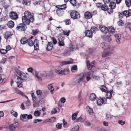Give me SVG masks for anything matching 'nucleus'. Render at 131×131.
I'll list each match as a JSON object with an SVG mask.
<instances>
[{
    "mask_svg": "<svg viewBox=\"0 0 131 131\" xmlns=\"http://www.w3.org/2000/svg\"><path fill=\"white\" fill-rule=\"evenodd\" d=\"M34 20V14L26 11L24 13V16L22 17V20L23 24H20L17 27L19 31H25L27 28L26 25H29L30 22H33Z\"/></svg>",
    "mask_w": 131,
    "mask_h": 131,
    "instance_id": "obj_1",
    "label": "nucleus"
},
{
    "mask_svg": "<svg viewBox=\"0 0 131 131\" xmlns=\"http://www.w3.org/2000/svg\"><path fill=\"white\" fill-rule=\"evenodd\" d=\"M14 72L17 77L16 82L17 87L19 88H21L22 86V83L26 77L25 75V73L17 69L14 70Z\"/></svg>",
    "mask_w": 131,
    "mask_h": 131,
    "instance_id": "obj_2",
    "label": "nucleus"
},
{
    "mask_svg": "<svg viewBox=\"0 0 131 131\" xmlns=\"http://www.w3.org/2000/svg\"><path fill=\"white\" fill-rule=\"evenodd\" d=\"M101 46L104 49V51L102 54L103 57H105L110 56L113 52V48L107 43L103 42L101 43Z\"/></svg>",
    "mask_w": 131,
    "mask_h": 131,
    "instance_id": "obj_3",
    "label": "nucleus"
},
{
    "mask_svg": "<svg viewBox=\"0 0 131 131\" xmlns=\"http://www.w3.org/2000/svg\"><path fill=\"white\" fill-rule=\"evenodd\" d=\"M33 37H31L28 40L27 42L28 45L30 46H32L34 45V49L35 50H38L39 49V42L37 39H35L33 41L32 39Z\"/></svg>",
    "mask_w": 131,
    "mask_h": 131,
    "instance_id": "obj_4",
    "label": "nucleus"
},
{
    "mask_svg": "<svg viewBox=\"0 0 131 131\" xmlns=\"http://www.w3.org/2000/svg\"><path fill=\"white\" fill-rule=\"evenodd\" d=\"M55 72L59 75H64L68 74L69 73V70L68 69H63L58 68L55 69Z\"/></svg>",
    "mask_w": 131,
    "mask_h": 131,
    "instance_id": "obj_5",
    "label": "nucleus"
},
{
    "mask_svg": "<svg viewBox=\"0 0 131 131\" xmlns=\"http://www.w3.org/2000/svg\"><path fill=\"white\" fill-rule=\"evenodd\" d=\"M35 76L37 78L38 80L42 82V80L46 79H48V76L47 75V73L46 72H44L40 74L36 73L35 74Z\"/></svg>",
    "mask_w": 131,
    "mask_h": 131,
    "instance_id": "obj_6",
    "label": "nucleus"
},
{
    "mask_svg": "<svg viewBox=\"0 0 131 131\" xmlns=\"http://www.w3.org/2000/svg\"><path fill=\"white\" fill-rule=\"evenodd\" d=\"M84 79V76L83 75H77L73 79V83L75 84H79L83 81Z\"/></svg>",
    "mask_w": 131,
    "mask_h": 131,
    "instance_id": "obj_7",
    "label": "nucleus"
},
{
    "mask_svg": "<svg viewBox=\"0 0 131 131\" xmlns=\"http://www.w3.org/2000/svg\"><path fill=\"white\" fill-rule=\"evenodd\" d=\"M71 17L73 19H77L80 18V14L79 12L75 10H72L70 13Z\"/></svg>",
    "mask_w": 131,
    "mask_h": 131,
    "instance_id": "obj_8",
    "label": "nucleus"
},
{
    "mask_svg": "<svg viewBox=\"0 0 131 131\" xmlns=\"http://www.w3.org/2000/svg\"><path fill=\"white\" fill-rule=\"evenodd\" d=\"M58 37L59 40L58 43L59 45L60 46H64V38L62 37L60 34L58 35Z\"/></svg>",
    "mask_w": 131,
    "mask_h": 131,
    "instance_id": "obj_9",
    "label": "nucleus"
},
{
    "mask_svg": "<svg viewBox=\"0 0 131 131\" xmlns=\"http://www.w3.org/2000/svg\"><path fill=\"white\" fill-rule=\"evenodd\" d=\"M93 71L88 72L85 73V76L87 82H88L91 79L92 77L93 76Z\"/></svg>",
    "mask_w": 131,
    "mask_h": 131,
    "instance_id": "obj_10",
    "label": "nucleus"
},
{
    "mask_svg": "<svg viewBox=\"0 0 131 131\" xmlns=\"http://www.w3.org/2000/svg\"><path fill=\"white\" fill-rule=\"evenodd\" d=\"M74 60L70 59L69 60L63 61L60 62V65L61 66H63L66 64H71L74 63Z\"/></svg>",
    "mask_w": 131,
    "mask_h": 131,
    "instance_id": "obj_11",
    "label": "nucleus"
},
{
    "mask_svg": "<svg viewBox=\"0 0 131 131\" xmlns=\"http://www.w3.org/2000/svg\"><path fill=\"white\" fill-rule=\"evenodd\" d=\"M87 66L89 70H94L95 68L93 63H91L89 61H87Z\"/></svg>",
    "mask_w": 131,
    "mask_h": 131,
    "instance_id": "obj_12",
    "label": "nucleus"
},
{
    "mask_svg": "<svg viewBox=\"0 0 131 131\" xmlns=\"http://www.w3.org/2000/svg\"><path fill=\"white\" fill-rule=\"evenodd\" d=\"M10 18L13 19L15 20L18 18V16L17 14L14 12H12L9 14Z\"/></svg>",
    "mask_w": 131,
    "mask_h": 131,
    "instance_id": "obj_13",
    "label": "nucleus"
},
{
    "mask_svg": "<svg viewBox=\"0 0 131 131\" xmlns=\"http://www.w3.org/2000/svg\"><path fill=\"white\" fill-rule=\"evenodd\" d=\"M99 28L101 31L104 34H106L108 32V28L103 25L100 26Z\"/></svg>",
    "mask_w": 131,
    "mask_h": 131,
    "instance_id": "obj_14",
    "label": "nucleus"
},
{
    "mask_svg": "<svg viewBox=\"0 0 131 131\" xmlns=\"http://www.w3.org/2000/svg\"><path fill=\"white\" fill-rule=\"evenodd\" d=\"M20 117H22L23 118L27 119H30L32 118V116L31 114L28 115L27 114L21 115Z\"/></svg>",
    "mask_w": 131,
    "mask_h": 131,
    "instance_id": "obj_15",
    "label": "nucleus"
},
{
    "mask_svg": "<svg viewBox=\"0 0 131 131\" xmlns=\"http://www.w3.org/2000/svg\"><path fill=\"white\" fill-rule=\"evenodd\" d=\"M96 5L97 7L98 8H108V6L106 4L103 5L101 3H97L96 4Z\"/></svg>",
    "mask_w": 131,
    "mask_h": 131,
    "instance_id": "obj_16",
    "label": "nucleus"
},
{
    "mask_svg": "<svg viewBox=\"0 0 131 131\" xmlns=\"http://www.w3.org/2000/svg\"><path fill=\"white\" fill-rule=\"evenodd\" d=\"M18 125V123H15L9 126V128L10 131L14 130L16 127H17Z\"/></svg>",
    "mask_w": 131,
    "mask_h": 131,
    "instance_id": "obj_17",
    "label": "nucleus"
},
{
    "mask_svg": "<svg viewBox=\"0 0 131 131\" xmlns=\"http://www.w3.org/2000/svg\"><path fill=\"white\" fill-rule=\"evenodd\" d=\"M116 41L118 43H120V39L121 37V35L120 34H118L115 35Z\"/></svg>",
    "mask_w": 131,
    "mask_h": 131,
    "instance_id": "obj_18",
    "label": "nucleus"
},
{
    "mask_svg": "<svg viewBox=\"0 0 131 131\" xmlns=\"http://www.w3.org/2000/svg\"><path fill=\"white\" fill-rule=\"evenodd\" d=\"M12 35L11 32L10 31H7L5 32L4 34V37L6 39H8L9 38L10 36Z\"/></svg>",
    "mask_w": 131,
    "mask_h": 131,
    "instance_id": "obj_19",
    "label": "nucleus"
},
{
    "mask_svg": "<svg viewBox=\"0 0 131 131\" xmlns=\"http://www.w3.org/2000/svg\"><path fill=\"white\" fill-rule=\"evenodd\" d=\"M84 16L86 19H89L92 17V15L89 12H87L84 14Z\"/></svg>",
    "mask_w": 131,
    "mask_h": 131,
    "instance_id": "obj_20",
    "label": "nucleus"
},
{
    "mask_svg": "<svg viewBox=\"0 0 131 131\" xmlns=\"http://www.w3.org/2000/svg\"><path fill=\"white\" fill-rule=\"evenodd\" d=\"M53 46L52 42H48L47 46L46 48V50L48 51L51 50L52 49Z\"/></svg>",
    "mask_w": 131,
    "mask_h": 131,
    "instance_id": "obj_21",
    "label": "nucleus"
},
{
    "mask_svg": "<svg viewBox=\"0 0 131 131\" xmlns=\"http://www.w3.org/2000/svg\"><path fill=\"white\" fill-rule=\"evenodd\" d=\"M104 100L103 98L100 97L97 99V105L99 106H101L104 102Z\"/></svg>",
    "mask_w": 131,
    "mask_h": 131,
    "instance_id": "obj_22",
    "label": "nucleus"
},
{
    "mask_svg": "<svg viewBox=\"0 0 131 131\" xmlns=\"http://www.w3.org/2000/svg\"><path fill=\"white\" fill-rule=\"evenodd\" d=\"M72 50L69 48L66 49L63 53L64 56H67L70 55L71 53Z\"/></svg>",
    "mask_w": 131,
    "mask_h": 131,
    "instance_id": "obj_23",
    "label": "nucleus"
},
{
    "mask_svg": "<svg viewBox=\"0 0 131 131\" xmlns=\"http://www.w3.org/2000/svg\"><path fill=\"white\" fill-rule=\"evenodd\" d=\"M96 98L95 94L94 93H92L90 94L89 99L92 101H94Z\"/></svg>",
    "mask_w": 131,
    "mask_h": 131,
    "instance_id": "obj_24",
    "label": "nucleus"
},
{
    "mask_svg": "<svg viewBox=\"0 0 131 131\" xmlns=\"http://www.w3.org/2000/svg\"><path fill=\"white\" fill-rule=\"evenodd\" d=\"M63 9H58L56 11L57 14L59 16L62 15L64 13Z\"/></svg>",
    "mask_w": 131,
    "mask_h": 131,
    "instance_id": "obj_25",
    "label": "nucleus"
},
{
    "mask_svg": "<svg viewBox=\"0 0 131 131\" xmlns=\"http://www.w3.org/2000/svg\"><path fill=\"white\" fill-rule=\"evenodd\" d=\"M85 35L89 38H91L92 36V33L91 31L87 30L85 32Z\"/></svg>",
    "mask_w": 131,
    "mask_h": 131,
    "instance_id": "obj_26",
    "label": "nucleus"
},
{
    "mask_svg": "<svg viewBox=\"0 0 131 131\" xmlns=\"http://www.w3.org/2000/svg\"><path fill=\"white\" fill-rule=\"evenodd\" d=\"M86 109L88 113L90 115H92L93 113V109L89 106L86 107Z\"/></svg>",
    "mask_w": 131,
    "mask_h": 131,
    "instance_id": "obj_27",
    "label": "nucleus"
},
{
    "mask_svg": "<svg viewBox=\"0 0 131 131\" xmlns=\"http://www.w3.org/2000/svg\"><path fill=\"white\" fill-rule=\"evenodd\" d=\"M48 88L51 93H53L54 91V89L52 85L51 84L48 85Z\"/></svg>",
    "mask_w": 131,
    "mask_h": 131,
    "instance_id": "obj_28",
    "label": "nucleus"
},
{
    "mask_svg": "<svg viewBox=\"0 0 131 131\" xmlns=\"http://www.w3.org/2000/svg\"><path fill=\"white\" fill-rule=\"evenodd\" d=\"M8 26L10 28H12L14 26V22L12 21H9L7 24Z\"/></svg>",
    "mask_w": 131,
    "mask_h": 131,
    "instance_id": "obj_29",
    "label": "nucleus"
},
{
    "mask_svg": "<svg viewBox=\"0 0 131 131\" xmlns=\"http://www.w3.org/2000/svg\"><path fill=\"white\" fill-rule=\"evenodd\" d=\"M100 89L103 92H106L108 90L106 87L104 85H102L100 87Z\"/></svg>",
    "mask_w": 131,
    "mask_h": 131,
    "instance_id": "obj_30",
    "label": "nucleus"
},
{
    "mask_svg": "<svg viewBox=\"0 0 131 131\" xmlns=\"http://www.w3.org/2000/svg\"><path fill=\"white\" fill-rule=\"evenodd\" d=\"M107 28L108 31V32H109L111 34H112L114 33L115 31V30L113 27H109Z\"/></svg>",
    "mask_w": 131,
    "mask_h": 131,
    "instance_id": "obj_31",
    "label": "nucleus"
},
{
    "mask_svg": "<svg viewBox=\"0 0 131 131\" xmlns=\"http://www.w3.org/2000/svg\"><path fill=\"white\" fill-rule=\"evenodd\" d=\"M10 113L12 114L13 116L16 117H17L18 116V113L13 110H11L10 111Z\"/></svg>",
    "mask_w": 131,
    "mask_h": 131,
    "instance_id": "obj_32",
    "label": "nucleus"
},
{
    "mask_svg": "<svg viewBox=\"0 0 131 131\" xmlns=\"http://www.w3.org/2000/svg\"><path fill=\"white\" fill-rule=\"evenodd\" d=\"M66 5V4H64L61 5L54 6V7H55L56 8H67Z\"/></svg>",
    "mask_w": 131,
    "mask_h": 131,
    "instance_id": "obj_33",
    "label": "nucleus"
},
{
    "mask_svg": "<svg viewBox=\"0 0 131 131\" xmlns=\"http://www.w3.org/2000/svg\"><path fill=\"white\" fill-rule=\"evenodd\" d=\"M28 40L26 38L23 37L21 39L20 42L21 44H24L27 42Z\"/></svg>",
    "mask_w": 131,
    "mask_h": 131,
    "instance_id": "obj_34",
    "label": "nucleus"
},
{
    "mask_svg": "<svg viewBox=\"0 0 131 131\" xmlns=\"http://www.w3.org/2000/svg\"><path fill=\"white\" fill-rule=\"evenodd\" d=\"M41 114L40 112H39L38 110H36L34 112V115L35 117H39Z\"/></svg>",
    "mask_w": 131,
    "mask_h": 131,
    "instance_id": "obj_35",
    "label": "nucleus"
},
{
    "mask_svg": "<svg viewBox=\"0 0 131 131\" xmlns=\"http://www.w3.org/2000/svg\"><path fill=\"white\" fill-rule=\"evenodd\" d=\"M98 30L97 28L94 26L91 29V31L93 33H95Z\"/></svg>",
    "mask_w": 131,
    "mask_h": 131,
    "instance_id": "obj_36",
    "label": "nucleus"
},
{
    "mask_svg": "<svg viewBox=\"0 0 131 131\" xmlns=\"http://www.w3.org/2000/svg\"><path fill=\"white\" fill-rule=\"evenodd\" d=\"M113 9H101L102 10L104 11H107L108 13L111 14L113 12Z\"/></svg>",
    "mask_w": 131,
    "mask_h": 131,
    "instance_id": "obj_37",
    "label": "nucleus"
},
{
    "mask_svg": "<svg viewBox=\"0 0 131 131\" xmlns=\"http://www.w3.org/2000/svg\"><path fill=\"white\" fill-rule=\"evenodd\" d=\"M116 4L115 3L112 2L110 3L109 6L111 8H115L116 7Z\"/></svg>",
    "mask_w": 131,
    "mask_h": 131,
    "instance_id": "obj_38",
    "label": "nucleus"
},
{
    "mask_svg": "<svg viewBox=\"0 0 131 131\" xmlns=\"http://www.w3.org/2000/svg\"><path fill=\"white\" fill-rule=\"evenodd\" d=\"M106 96L107 98L110 99L111 98L112 94L107 91L106 93Z\"/></svg>",
    "mask_w": 131,
    "mask_h": 131,
    "instance_id": "obj_39",
    "label": "nucleus"
},
{
    "mask_svg": "<svg viewBox=\"0 0 131 131\" xmlns=\"http://www.w3.org/2000/svg\"><path fill=\"white\" fill-rule=\"evenodd\" d=\"M70 32V30L66 31H63V33L64 35H66L68 36L69 35V34Z\"/></svg>",
    "mask_w": 131,
    "mask_h": 131,
    "instance_id": "obj_40",
    "label": "nucleus"
},
{
    "mask_svg": "<svg viewBox=\"0 0 131 131\" xmlns=\"http://www.w3.org/2000/svg\"><path fill=\"white\" fill-rule=\"evenodd\" d=\"M15 93L17 94H20L23 96H24V93L20 90H16L15 91Z\"/></svg>",
    "mask_w": 131,
    "mask_h": 131,
    "instance_id": "obj_41",
    "label": "nucleus"
},
{
    "mask_svg": "<svg viewBox=\"0 0 131 131\" xmlns=\"http://www.w3.org/2000/svg\"><path fill=\"white\" fill-rule=\"evenodd\" d=\"M131 0H125V4L127 6L129 7L130 5Z\"/></svg>",
    "mask_w": 131,
    "mask_h": 131,
    "instance_id": "obj_42",
    "label": "nucleus"
},
{
    "mask_svg": "<svg viewBox=\"0 0 131 131\" xmlns=\"http://www.w3.org/2000/svg\"><path fill=\"white\" fill-rule=\"evenodd\" d=\"M79 127L78 126H76L74 127L71 129L70 131H77L79 129Z\"/></svg>",
    "mask_w": 131,
    "mask_h": 131,
    "instance_id": "obj_43",
    "label": "nucleus"
},
{
    "mask_svg": "<svg viewBox=\"0 0 131 131\" xmlns=\"http://www.w3.org/2000/svg\"><path fill=\"white\" fill-rule=\"evenodd\" d=\"M76 121L77 122H83L84 121V119L81 116H80L79 118H77Z\"/></svg>",
    "mask_w": 131,
    "mask_h": 131,
    "instance_id": "obj_44",
    "label": "nucleus"
},
{
    "mask_svg": "<svg viewBox=\"0 0 131 131\" xmlns=\"http://www.w3.org/2000/svg\"><path fill=\"white\" fill-rule=\"evenodd\" d=\"M112 38L111 36L107 37L105 38V40L107 42H110L112 41Z\"/></svg>",
    "mask_w": 131,
    "mask_h": 131,
    "instance_id": "obj_45",
    "label": "nucleus"
},
{
    "mask_svg": "<svg viewBox=\"0 0 131 131\" xmlns=\"http://www.w3.org/2000/svg\"><path fill=\"white\" fill-rule=\"evenodd\" d=\"M106 116L107 119H111L113 118V116L110 114H107L106 115Z\"/></svg>",
    "mask_w": 131,
    "mask_h": 131,
    "instance_id": "obj_46",
    "label": "nucleus"
},
{
    "mask_svg": "<svg viewBox=\"0 0 131 131\" xmlns=\"http://www.w3.org/2000/svg\"><path fill=\"white\" fill-rule=\"evenodd\" d=\"M47 73L48 76V79L50 78L53 76V74L52 72H49Z\"/></svg>",
    "mask_w": 131,
    "mask_h": 131,
    "instance_id": "obj_47",
    "label": "nucleus"
},
{
    "mask_svg": "<svg viewBox=\"0 0 131 131\" xmlns=\"http://www.w3.org/2000/svg\"><path fill=\"white\" fill-rule=\"evenodd\" d=\"M117 23L119 26H123L124 25V23L122 20H120L118 21Z\"/></svg>",
    "mask_w": 131,
    "mask_h": 131,
    "instance_id": "obj_48",
    "label": "nucleus"
},
{
    "mask_svg": "<svg viewBox=\"0 0 131 131\" xmlns=\"http://www.w3.org/2000/svg\"><path fill=\"white\" fill-rule=\"evenodd\" d=\"M123 13L124 14V16H125L126 17H129L128 10L124 11L123 12Z\"/></svg>",
    "mask_w": 131,
    "mask_h": 131,
    "instance_id": "obj_49",
    "label": "nucleus"
},
{
    "mask_svg": "<svg viewBox=\"0 0 131 131\" xmlns=\"http://www.w3.org/2000/svg\"><path fill=\"white\" fill-rule=\"evenodd\" d=\"M0 52L1 54H6L7 52V50H6L3 49H1L0 50Z\"/></svg>",
    "mask_w": 131,
    "mask_h": 131,
    "instance_id": "obj_50",
    "label": "nucleus"
},
{
    "mask_svg": "<svg viewBox=\"0 0 131 131\" xmlns=\"http://www.w3.org/2000/svg\"><path fill=\"white\" fill-rule=\"evenodd\" d=\"M64 22L66 24V25H69L71 24V21L70 19H66L65 20Z\"/></svg>",
    "mask_w": 131,
    "mask_h": 131,
    "instance_id": "obj_51",
    "label": "nucleus"
},
{
    "mask_svg": "<svg viewBox=\"0 0 131 131\" xmlns=\"http://www.w3.org/2000/svg\"><path fill=\"white\" fill-rule=\"evenodd\" d=\"M77 115V113H74L73 114L72 116V119L73 120H75L76 118Z\"/></svg>",
    "mask_w": 131,
    "mask_h": 131,
    "instance_id": "obj_52",
    "label": "nucleus"
},
{
    "mask_svg": "<svg viewBox=\"0 0 131 131\" xmlns=\"http://www.w3.org/2000/svg\"><path fill=\"white\" fill-rule=\"evenodd\" d=\"M62 125L59 123H57L56 125V127L58 129H60L61 128Z\"/></svg>",
    "mask_w": 131,
    "mask_h": 131,
    "instance_id": "obj_53",
    "label": "nucleus"
},
{
    "mask_svg": "<svg viewBox=\"0 0 131 131\" xmlns=\"http://www.w3.org/2000/svg\"><path fill=\"white\" fill-rule=\"evenodd\" d=\"M62 122L63 124V127L65 128H67L68 127V126H66L67 124V122H65L64 119H63Z\"/></svg>",
    "mask_w": 131,
    "mask_h": 131,
    "instance_id": "obj_54",
    "label": "nucleus"
},
{
    "mask_svg": "<svg viewBox=\"0 0 131 131\" xmlns=\"http://www.w3.org/2000/svg\"><path fill=\"white\" fill-rule=\"evenodd\" d=\"M31 96L33 101H35L36 100V99L34 93H31Z\"/></svg>",
    "mask_w": 131,
    "mask_h": 131,
    "instance_id": "obj_55",
    "label": "nucleus"
},
{
    "mask_svg": "<svg viewBox=\"0 0 131 131\" xmlns=\"http://www.w3.org/2000/svg\"><path fill=\"white\" fill-rule=\"evenodd\" d=\"M77 69V66L73 65V66L71 68V70L72 71L73 70H76Z\"/></svg>",
    "mask_w": 131,
    "mask_h": 131,
    "instance_id": "obj_56",
    "label": "nucleus"
},
{
    "mask_svg": "<svg viewBox=\"0 0 131 131\" xmlns=\"http://www.w3.org/2000/svg\"><path fill=\"white\" fill-rule=\"evenodd\" d=\"M61 102L62 103H64L66 101V99L64 97H62L60 99Z\"/></svg>",
    "mask_w": 131,
    "mask_h": 131,
    "instance_id": "obj_57",
    "label": "nucleus"
},
{
    "mask_svg": "<svg viewBox=\"0 0 131 131\" xmlns=\"http://www.w3.org/2000/svg\"><path fill=\"white\" fill-rule=\"evenodd\" d=\"M118 15L119 18H123V16H124V15L123 13L119 12L118 13Z\"/></svg>",
    "mask_w": 131,
    "mask_h": 131,
    "instance_id": "obj_58",
    "label": "nucleus"
},
{
    "mask_svg": "<svg viewBox=\"0 0 131 131\" xmlns=\"http://www.w3.org/2000/svg\"><path fill=\"white\" fill-rule=\"evenodd\" d=\"M116 85L117 87H120L122 85V83L121 81L117 82L116 84Z\"/></svg>",
    "mask_w": 131,
    "mask_h": 131,
    "instance_id": "obj_59",
    "label": "nucleus"
},
{
    "mask_svg": "<svg viewBox=\"0 0 131 131\" xmlns=\"http://www.w3.org/2000/svg\"><path fill=\"white\" fill-rule=\"evenodd\" d=\"M56 118L54 117H53L49 118L50 122H54L55 121Z\"/></svg>",
    "mask_w": 131,
    "mask_h": 131,
    "instance_id": "obj_60",
    "label": "nucleus"
},
{
    "mask_svg": "<svg viewBox=\"0 0 131 131\" xmlns=\"http://www.w3.org/2000/svg\"><path fill=\"white\" fill-rule=\"evenodd\" d=\"M70 2L74 6L76 4V2L75 0H70Z\"/></svg>",
    "mask_w": 131,
    "mask_h": 131,
    "instance_id": "obj_61",
    "label": "nucleus"
},
{
    "mask_svg": "<svg viewBox=\"0 0 131 131\" xmlns=\"http://www.w3.org/2000/svg\"><path fill=\"white\" fill-rule=\"evenodd\" d=\"M36 93L37 95H41L42 94V92L40 90H38L36 91Z\"/></svg>",
    "mask_w": 131,
    "mask_h": 131,
    "instance_id": "obj_62",
    "label": "nucleus"
},
{
    "mask_svg": "<svg viewBox=\"0 0 131 131\" xmlns=\"http://www.w3.org/2000/svg\"><path fill=\"white\" fill-rule=\"evenodd\" d=\"M38 32V31L37 29H35L34 30H32V34L35 36Z\"/></svg>",
    "mask_w": 131,
    "mask_h": 131,
    "instance_id": "obj_63",
    "label": "nucleus"
},
{
    "mask_svg": "<svg viewBox=\"0 0 131 131\" xmlns=\"http://www.w3.org/2000/svg\"><path fill=\"white\" fill-rule=\"evenodd\" d=\"M118 123L121 125H123L125 124V122L122 120H119L118 121Z\"/></svg>",
    "mask_w": 131,
    "mask_h": 131,
    "instance_id": "obj_64",
    "label": "nucleus"
}]
</instances>
